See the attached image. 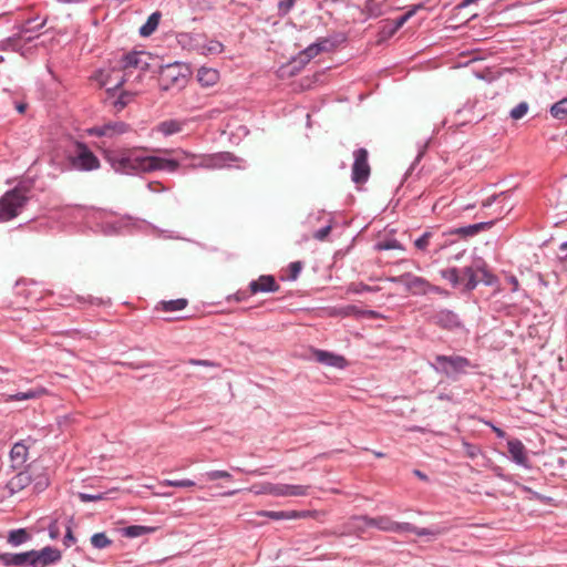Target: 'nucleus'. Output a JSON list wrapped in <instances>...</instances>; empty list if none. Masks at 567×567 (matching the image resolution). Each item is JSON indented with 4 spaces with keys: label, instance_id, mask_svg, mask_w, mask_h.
Returning a JSON list of instances; mask_svg holds the SVG:
<instances>
[{
    "label": "nucleus",
    "instance_id": "44",
    "mask_svg": "<svg viewBox=\"0 0 567 567\" xmlns=\"http://www.w3.org/2000/svg\"><path fill=\"white\" fill-rule=\"evenodd\" d=\"M375 248L378 250H390V249L404 250V247L398 240H386V241L378 243Z\"/></svg>",
    "mask_w": 567,
    "mask_h": 567
},
{
    "label": "nucleus",
    "instance_id": "61",
    "mask_svg": "<svg viewBox=\"0 0 567 567\" xmlns=\"http://www.w3.org/2000/svg\"><path fill=\"white\" fill-rule=\"evenodd\" d=\"M300 518L299 511L286 512L285 519H298Z\"/></svg>",
    "mask_w": 567,
    "mask_h": 567
},
{
    "label": "nucleus",
    "instance_id": "29",
    "mask_svg": "<svg viewBox=\"0 0 567 567\" xmlns=\"http://www.w3.org/2000/svg\"><path fill=\"white\" fill-rule=\"evenodd\" d=\"M161 20V13L154 12L152 13L147 21L140 28V34L142 37L151 35L158 27Z\"/></svg>",
    "mask_w": 567,
    "mask_h": 567
},
{
    "label": "nucleus",
    "instance_id": "15",
    "mask_svg": "<svg viewBox=\"0 0 567 567\" xmlns=\"http://www.w3.org/2000/svg\"><path fill=\"white\" fill-rule=\"evenodd\" d=\"M279 288L280 287L276 282L275 278L270 275H262L257 280H252L249 284V291L251 295H256L258 292H277Z\"/></svg>",
    "mask_w": 567,
    "mask_h": 567
},
{
    "label": "nucleus",
    "instance_id": "5",
    "mask_svg": "<svg viewBox=\"0 0 567 567\" xmlns=\"http://www.w3.org/2000/svg\"><path fill=\"white\" fill-rule=\"evenodd\" d=\"M72 168L78 171H94L100 168V159L81 142L75 144V151L69 156Z\"/></svg>",
    "mask_w": 567,
    "mask_h": 567
},
{
    "label": "nucleus",
    "instance_id": "49",
    "mask_svg": "<svg viewBox=\"0 0 567 567\" xmlns=\"http://www.w3.org/2000/svg\"><path fill=\"white\" fill-rule=\"evenodd\" d=\"M410 527H411L410 529H403V532H411V533H414L417 536H425V535L436 536V535L440 534V532H433V530H430L427 528H419V527H415L412 524H410Z\"/></svg>",
    "mask_w": 567,
    "mask_h": 567
},
{
    "label": "nucleus",
    "instance_id": "35",
    "mask_svg": "<svg viewBox=\"0 0 567 567\" xmlns=\"http://www.w3.org/2000/svg\"><path fill=\"white\" fill-rule=\"evenodd\" d=\"M28 533L25 532V529H16V530H11L9 533V536H8V542L11 544V545H14V546H18L22 543H24L27 539H28Z\"/></svg>",
    "mask_w": 567,
    "mask_h": 567
},
{
    "label": "nucleus",
    "instance_id": "60",
    "mask_svg": "<svg viewBox=\"0 0 567 567\" xmlns=\"http://www.w3.org/2000/svg\"><path fill=\"white\" fill-rule=\"evenodd\" d=\"M148 188H150V190H152V192H163V190H165V189H166V188L163 186V184H162V183H159V182H151V183L148 184Z\"/></svg>",
    "mask_w": 567,
    "mask_h": 567
},
{
    "label": "nucleus",
    "instance_id": "41",
    "mask_svg": "<svg viewBox=\"0 0 567 567\" xmlns=\"http://www.w3.org/2000/svg\"><path fill=\"white\" fill-rule=\"evenodd\" d=\"M162 486H172V487H194L195 482L192 480H164L159 483Z\"/></svg>",
    "mask_w": 567,
    "mask_h": 567
},
{
    "label": "nucleus",
    "instance_id": "42",
    "mask_svg": "<svg viewBox=\"0 0 567 567\" xmlns=\"http://www.w3.org/2000/svg\"><path fill=\"white\" fill-rule=\"evenodd\" d=\"M29 482L30 476L27 473H19L11 480L10 486L12 489H19L29 484Z\"/></svg>",
    "mask_w": 567,
    "mask_h": 567
},
{
    "label": "nucleus",
    "instance_id": "13",
    "mask_svg": "<svg viewBox=\"0 0 567 567\" xmlns=\"http://www.w3.org/2000/svg\"><path fill=\"white\" fill-rule=\"evenodd\" d=\"M185 81V76L181 73L177 65H166L161 70L159 82L164 90L171 86L181 85Z\"/></svg>",
    "mask_w": 567,
    "mask_h": 567
},
{
    "label": "nucleus",
    "instance_id": "28",
    "mask_svg": "<svg viewBox=\"0 0 567 567\" xmlns=\"http://www.w3.org/2000/svg\"><path fill=\"white\" fill-rule=\"evenodd\" d=\"M326 43L327 41L310 44L306 50L300 52L299 60L302 63H308L312 58L317 56L320 52L323 51Z\"/></svg>",
    "mask_w": 567,
    "mask_h": 567
},
{
    "label": "nucleus",
    "instance_id": "34",
    "mask_svg": "<svg viewBox=\"0 0 567 567\" xmlns=\"http://www.w3.org/2000/svg\"><path fill=\"white\" fill-rule=\"evenodd\" d=\"M91 544L97 549L106 548L112 544V540L105 533H96L91 537Z\"/></svg>",
    "mask_w": 567,
    "mask_h": 567
},
{
    "label": "nucleus",
    "instance_id": "26",
    "mask_svg": "<svg viewBox=\"0 0 567 567\" xmlns=\"http://www.w3.org/2000/svg\"><path fill=\"white\" fill-rule=\"evenodd\" d=\"M10 457L14 466H21L28 458V447L23 443H16L10 452Z\"/></svg>",
    "mask_w": 567,
    "mask_h": 567
},
{
    "label": "nucleus",
    "instance_id": "53",
    "mask_svg": "<svg viewBox=\"0 0 567 567\" xmlns=\"http://www.w3.org/2000/svg\"><path fill=\"white\" fill-rule=\"evenodd\" d=\"M192 365H200V367H207V368H217L218 364L214 361L209 360H197V359H189L187 361Z\"/></svg>",
    "mask_w": 567,
    "mask_h": 567
},
{
    "label": "nucleus",
    "instance_id": "57",
    "mask_svg": "<svg viewBox=\"0 0 567 567\" xmlns=\"http://www.w3.org/2000/svg\"><path fill=\"white\" fill-rule=\"evenodd\" d=\"M48 529H49L50 537L52 539H55V538L59 537L60 530H59V526H58L56 520L51 522V524L49 525Z\"/></svg>",
    "mask_w": 567,
    "mask_h": 567
},
{
    "label": "nucleus",
    "instance_id": "23",
    "mask_svg": "<svg viewBox=\"0 0 567 567\" xmlns=\"http://www.w3.org/2000/svg\"><path fill=\"white\" fill-rule=\"evenodd\" d=\"M35 20H27L24 23L18 27V37L24 40H31L32 34L38 32L45 25L47 20H43L40 23L34 24Z\"/></svg>",
    "mask_w": 567,
    "mask_h": 567
},
{
    "label": "nucleus",
    "instance_id": "17",
    "mask_svg": "<svg viewBox=\"0 0 567 567\" xmlns=\"http://www.w3.org/2000/svg\"><path fill=\"white\" fill-rule=\"evenodd\" d=\"M313 358L319 363H322L328 367H334L338 369H343L347 367L348 362L344 357L338 355L324 350H313Z\"/></svg>",
    "mask_w": 567,
    "mask_h": 567
},
{
    "label": "nucleus",
    "instance_id": "20",
    "mask_svg": "<svg viewBox=\"0 0 567 567\" xmlns=\"http://www.w3.org/2000/svg\"><path fill=\"white\" fill-rule=\"evenodd\" d=\"M185 122L178 120H166L158 123L154 131L167 137L181 133L184 128Z\"/></svg>",
    "mask_w": 567,
    "mask_h": 567
},
{
    "label": "nucleus",
    "instance_id": "4",
    "mask_svg": "<svg viewBox=\"0 0 567 567\" xmlns=\"http://www.w3.org/2000/svg\"><path fill=\"white\" fill-rule=\"evenodd\" d=\"M27 200L25 193L20 188L7 192L0 198V221H8L17 217Z\"/></svg>",
    "mask_w": 567,
    "mask_h": 567
},
{
    "label": "nucleus",
    "instance_id": "56",
    "mask_svg": "<svg viewBox=\"0 0 567 567\" xmlns=\"http://www.w3.org/2000/svg\"><path fill=\"white\" fill-rule=\"evenodd\" d=\"M331 231V226L328 225L315 233L313 237L318 240H324Z\"/></svg>",
    "mask_w": 567,
    "mask_h": 567
},
{
    "label": "nucleus",
    "instance_id": "27",
    "mask_svg": "<svg viewBox=\"0 0 567 567\" xmlns=\"http://www.w3.org/2000/svg\"><path fill=\"white\" fill-rule=\"evenodd\" d=\"M44 393H45V390L43 388H38V389L29 390L27 392H19L17 394L6 395L4 402L38 399V398H41Z\"/></svg>",
    "mask_w": 567,
    "mask_h": 567
},
{
    "label": "nucleus",
    "instance_id": "16",
    "mask_svg": "<svg viewBox=\"0 0 567 567\" xmlns=\"http://www.w3.org/2000/svg\"><path fill=\"white\" fill-rule=\"evenodd\" d=\"M33 550L20 553V554H10V553H3L0 554V561L6 566H33L34 567V559H33Z\"/></svg>",
    "mask_w": 567,
    "mask_h": 567
},
{
    "label": "nucleus",
    "instance_id": "32",
    "mask_svg": "<svg viewBox=\"0 0 567 567\" xmlns=\"http://www.w3.org/2000/svg\"><path fill=\"white\" fill-rule=\"evenodd\" d=\"M155 530H156V527L132 525L124 529V535L127 537H140L145 534L154 533Z\"/></svg>",
    "mask_w": 567,
    "mask_h": 567
},
{
    "label": "nucleus",
    "instance_id": "62",
    "mask_svg": "<svg viewBox=\"0 0 567 567\" xmlns=\"http://www.w3.org/2000/svg\"><path fill=\"white\" fill-rule=\"evenodd\" d=\"M362 315L369 317V318H379L380 315L377 312V311H373V310H368V311H364V312H361Z\"/></svg>",
    "mask_w": 567,
    "mask_h": 567
},
{
    "label": "nucleus",
    "instance_id": "50",
    "mask_svg": "<svg viewBox=\"0 0 567 567\" xmlns=\"http://www.w3.org/2000/svg\"><path fill=\"white\" fill-rule=\"evenodd\" d=\"M289 269V279L296 280L302 269V264L300 261L291 262L288 267Z\"/></svg>",
    "mask_w": 567,
    "mask_h": 567
},
{
    "label": "nucleus",
    "instance_id": "3",
    "mask_svg": "<svg viewBox=\"0 0 567 567\" xmlns=\"http://www.w3.org/2000/svg\"><path fill=\"white\" fill-rule=\"evenodd\" d=\"M249 491L256 495H272L277 497L306 496L308 495L309 486L265 482L252 485Z\"/></svg>",
    "mask_w": 567,
    "mask_h": 567
},
{
    "label": "nucleus",
    "instance_id": "59",
    "mask_svg": "<svg viewBox=\"0 0 567 567\" xmlns=\"http://www.w3.org/2000/svg\"><path fill=\"white\" fill-rule=\"evenodd\" d=\"M74 543H75V537H74V536H73V534H72V529H71V527H68V528H66V535H65V537H64V544H65L66 546H71V545H72V544H74Z\"/></svg>",
    "mask_w": 567,
    "mask_h": 567
},
{
    "label": "nucleus",
    "instance_id": "58",
    "mask_svg": "<svg viewBox=\"0 0 567 567\" xmlns=\"http://www.w3.org/2000/svg\"><path fill=\"white\" fill-rule=\"evenodd\" d=\"M361 312L355 306H347L340 310V313L343 316L359 315Z\"/></svg>",
    "mask_w": 567,
    "mask_h": 567
},
{
    "label": "nucleus",
    "instance_id": "2",
    "mask_svg": "<svg viewBox=\"0 0 567 567\" xmlns=\"http://www.w3.org/2000/svg\"><path fill=\"white\" fill-rule=\"evenodd\" d=\"M179 163L176 159L158 156H140L131 150V174L151 173L155 171H167L174 173L178 169Z\"/></svg>",
    "mask_w": 567,
    "mask_h": 567
},
{
    "label": "nucleus",
    "instance_id": "6",
    "mask_svg": "<svg viewBox=\"0 0 567 567\" xmlns=\"http://www.w3.org/2000/svg\"><path fill=\"white\" fill-rule=\"evenodd\" d=\"M390 281L404 285L406 290L413 295H426L429 291H434L437 293L442 292L440 287L433 286L424 278L412 275L410 272L403 274L399 277H392L390 278Z\"/></svg>",
    "mask_w": 567,
    "mask_h": 567
},
{
    "label": "nucleus",
    "instance_id": "18",
    "mask_svg": "<svg viewBox=\"0 0 567 567\" xmlns=\"http://www.w3.org/2000/svg\"><path fill=\"white\" fill-rule=\"evenodd\" d=\"M508 453L512 460L518 465L528 466V457L524 444L518 439H512L507 442Z\"/></svg>",
    "mask_w": 567,
    "mask_h": 567
},
{
    "label": "nucleus",
    "instance_id": "47",
    "mask_svg": "<svg viewBox=\"0 0 567 567\" xmlns=\"http://www.w3.org/2000/svg\"><path fill=\"white\" fill-rule=\"evenodd\" d=\"M528 111V105L525 102L519 103L511 111V116L514 120L522 118Z\"/></svg>",
    "mask_w": 567,
    "mask_h": 567
},
{
    "label": "nucleus",
    "instance_id": "31",
    "mask_svg": "<svg viewBox=\"0 0 567 567\" xmlns=\"http://www.w3.org/2000/svg\"><path fill=\"white\" fill-rule=\"evenodd\" d=\"M231 159L233 156L229 153H221L204 159L203 165L208 167H221L227 161Z\"/></svg>",
    "mask_w": 567,
    "mask_h": 567
},
{
    "label": "nucleus",
    "instance_id": "54",
    "mask_svg": "<svg viewBox=\"0 0 567 567\" xmlns=\"http://www.w3.org/2000/svg\"><path fill=\"white\" fill-rule=\"evenodd\" d=\"M300 518H315L318 520H321V518L324 516V513L319 512H311V511H300Z\"/></svg>",
    "mask_w": 567,
    "mask_h": 567
},
{
    "label": "nucleus",
    "instance_id": "21",
    "mask_svg": "<svg viewBox=\"0 0 567 567\" xmlns=\"http://www.w3.org/2000/svg\"><path fill=\"white\" fill-rule=\"evenodd\" d=\"M494 225V221H484V223H477L473 225H468L465 227L455 228L451 231L452 235H460L462 237H472L478 234L482 230H487L492 228Z\"/></svg>",
    "mask_w": 567,
    "mask_h": 567
},
{
    "label": "nucleus",
    "instance_id": "63",
    "mask_svg": "<svg viewBox=\"0 0 567 567\" xmlns=\"http://www.w3.org/2000/svg\"><path fill=\"white\" fill-rule=\"evenodd\" d=\"M413 473H414V475H415V476H417L419 478H421V480H423V481H427V476H426L424 473H422L421 471H419V470H414V471H413Z\"/></svg>",
    "mask_w": 567,
    "mask_h": 567
},
{
    "label": "nucleus",
    "instance_id": "38",
    "mask_svg": "<svg viewBox=\"0 0 567 567\" xmlns=\"http://www.w3.org/2000/svg\"><path fill=\"white\" fill-rule=\"evenodd\" d=\"M187 306L186 299H176V300H169V301H163L162 307L165 311H177L182 310Z\"/></svg>",
    "mask_w": 567,
    "mask_h": 567
},
{
    "label": "nucleus",
    "instance_id": "43",
    "mask_svg": "<svg viewBox=\"0 0 567 567\" xmlns=\"http://www.w3.org/2000/svg\"><path fill=\"white\" fill-rule=\"evenodd\" d=\"M206 478L208 481H217V480H220V478H224V480H231L233 476L229 472L227 471H223V470H214V471H209L206 473Z\"/></svg>",
    "mask_w": 567,
    "mask_h": 567
},
{
    "label": "nucleus",
    "instance_id": "22",
    "mask_svg": "<svg viewBox=\"0 0 567 567\" xmlns=\"http://www.w3.org/2000/svg\"><path fill=\"white\" fill-rule=\"evenodd\" d=\"M197 80L204 87L213 86L219 81V72L216 69L202 66L197 71Z\"/></svg>",
    "mask_w": 567,
    "mask_h": 567
},
{
    "label": "nucleus",
    "instance_id": "1",
    "mask_svg": "<svg viewBox=\"0 0 567 567\" xmlns=\"http://www.w3.org/2000/svg\"><path fill=\"white\" fill-rule=\"evenodd\" d=\"M144 58L143 52L124 54L110 70L101 72V84L111 92L118 90L124 84L134 86L140 83L148 66Z\"/></svg>",
    "mask_w": 567,
    "mask_h": 567
},
{
    "label": "nucleus",
    "instance_id": "39",
    "mask_svg": "<svg viewBox=\"0 0 567 567\" xmlns=\"http://www.w3.org/2000/svg\"><path fill=\"white\" fill-rule=\"evenodd\" d=\"M205 54H219L224 51V45L216 40H210L202 47Z\"/></svg>",
    "mask_w": 567,
    "mask_h": 567
},
{
    "label": "nucleus",
    "instance_id": "40",
    "mask_svg": "<svg viewBox=\"0 0 567 567\" xmlns=\"http://www.w3.org/2000/svg\"><path fill=\"white\" fill-rule=\"evenodd\" d=\"M391 22H392V20H384L382 22L383 24L379 32L380 41L391 38L398 31V29L393 28V24Z\"/></svg>",
    "mask_w": 567,
    "mask_h": 567
},
{
    "label": "nucleus",
    "instance_id": "37",
    "mask_svg": "<svg viewBox=\"0 0 567 567\" xmlns=\"http://www.w3.org/2000/svg\"><path fill=\"white\" fill-rule=\"evenodd\" d=\"M421 8H422V6H421V4H416V6H414L412 9H410L405 14H403L402 17H400L399 19H396V20H392V22H391V23L393 24V28H394V29H398V30H399L400 28H402V27L408 22V20H409L410 18H412V17L416 13V11H417L419 9H421Z\"/></svg>",
    "mask_w": 567,
    "mask_h": 567
},
{
    "label": "nucleus",
    "instance_id": "55",
    "mask_svg": "<svg viewBox=\"0 0 567 567\" xmlns=\"http://www.w3.org/2000/svg\"><path fill=\"white\" fill-rule=\"evenodd\" d=\"M295 0H281L279 2V11L282 16L287 14L293 7Z\"/></svg>",
    "mask_w": 567,
    "mask_h": 567
},
{
    "label": "nucleus",
    "instance_id": "8",
    "mask_svg": "<svg viewBox=\"0 0 567 567\" xmlns=\"http://www.w3.org/2000/svg\"><path fill=\"white\" fill-rule=\"evenodd\" d=\"M354 522H364L367 526H372L381 532L388 533H402L403 529H410V523H399L393 520L388 515H381L377 517L360 516Z\"/></svg>",
    "mask_w": 567,
    "mask_h": 567
},
{
    "label": "nucleus",
    "instance_id": "45",
    "mask_svg": "<svg viewBox=\"0 0 567 567\" xmlns=\"http://www.w3.org/2000/svg\"><path fill=\"white\" fill-rule=\"evenodd\" d=\"M379 289H380L379 287H370L363 282H359V284H351L348 288V291L353 292V293H361L363 291H378Z\"/></svg>",
    "mask_w": 567,
    "mask_h": 567
},
{
    "label": "nucleus",
    "instance_id": "11",
    "mask_svg": "<svg viewBox=\"0 0 567 567\" xmlns=\"http://www.w3.org/2000/svg\"><path fill=\"white\" fill-rule=\"evenodd\" d=\"M130 130H131V127L128 124H126L124 122L116 121V122H109V123H104L102 125L93 126L87 131V133L92 136H97V137L104 136V137L113 138V137H116V136L127 133Z\"/></svg>",
    "mask_w": 567,
    "mask_h": 567
},
{
    "label": "nucleus",
    "instance_id": "10",
    "mask_svg": "<svg viewBox=\"0 0 567 567\" xmlns=\"http://www.w3.org/2000/svg\"><path fill=\"white\" fill-rule=\"evenodd\" d=\"M435 360L446 375L464 372L471 365L468 359L461 355H436Z\"/></svg>",
    "mask_w": 567,
    "mask_h": 567
},
{
    "label": "nucleus",
    "instance_id": "52",
    "mask_svg": "<svg viewBox=\"0 0 567 567\" xmlns=\"http://www.w3.org/2000/svg\"><path fill=\"white\" fill-rule=\"evenodd\" d=\"M463 446L465 455L468 456L470 458H475L480 453V449L476 445L464 442Z\"/></svg>",
    "mask_w": 567,
    "mask_h": 567
},
{
    "label": "nucleus",
    "instance_id": "30",
    "mask_svg": "<svg viewBox=\"0 0 567 567\" xmlns=\"http://www.w3.org/2000/svg\"><path fill=\"white\" fill-rule=\"evenodd\" d=\"M440 274L444 279L449 280L453 287H457L464 281V279L461 278V270L455 267L443 269Z\"/></svg>",
    "mask_w": 567,
    "mask_h": 567
},
{
    "label": "nucleus",
    "instance_id": "48",
    "mask_svg": "<svg viewBox=\"0 0 567 567\" xmlns=\"http://www.w3.org/2000/svg\"><path fill=\"white\" fill-rule=\"evenodd\" d=\"M257 515L261 516V517H268V518H271V519H275V520H280V519H285L286 512H284V511H280V512L260 511V512L257 513Z\"/></svg>",
    "mask_w": 567,
    "mask_h": 567
},
{
    "label": "nucleus",
    "instance_id": "14",
    "mask_svg": "<svg viewBox=\"0 0 567 567\" xmlns=\"http://www.w3.org/2000/svg\"><path fill=\"white\" fill-rule=\"evenodd\" d=\"M112 168L121 174H131V150L122 153H110L106 155Z\"/></svg>",
    "mask_w": 567,
    "mask_h": 567
},
{
    "label": "nucleus",
    "instance_id": "25",
    "mask_svg": "<svg viewBox=\"0 0 567 567\" xmlns=\"http://www.w3.org/2000/svg\"><path fill=\"white\" fill-rule=\"evenodd\" d=\"M138 94V91L135 90L134 86H128V89L123 90L117 99L114 101V107L117 112L122 111L128 103H131L134 97Z\"/></svg>",
    "mask_w": 567,
    "mask_h": 567
},
{
    "label": "nucleus",
    "instance_id": "33",
    "mask_svg": "<svg viewBox=\"0 0 567 567\" xmlns=\"http://www.w3.org/2000/svg\"><path fill=\"white\" fill-rule=\"evenodd\" d=\"M550 114L558 120L567 117V97L558 101L550 107Z\"/></svg>",
    "mask_w": 567,
    "mask_h": 567
},
{
    "label": "nucleus",
    "instance_id": "51",
    "mask_svg": "<svg viewBox=\"0 0 567 567\" xmlns=\"http://www.w3.org/2000/svg\"><path fill=\"white\" fill-rule=\"evenodd\" d=\"M79 498L81 499V502L83 503H89V502H96V501H102L105 498V495L103 493H100V494H86V493H80L79 494Z\"/></svg>",
    "mask_w": 567,
    "mask_h": 567
},
{
    "label": "nucleus",
    "instance_id": "19",
    "mask_svg": "<svg viewBox=\"0 0 567 567\" xmlns=\"http://www.w3.org/2000/svg\"><path fill=\"white\" fill-rule=\"evenodd\" d=\"M33 554L34 567H44L61 558L60 551L51 547H45L41 551L33 550Z\"/></svg>",
    "mask_w": 567,
    "mask_h": 567
},
{
    "label": "nucleus",
    "instance_id": "46",
    "mask_svg": "<svg viewBox=\"0 0 567 567\" xmlns=\"http://www.w3.org/2000/svg\"><path fill=\"white\" fill-rule=\"evenodd\" d=\"M358 516L351 518L349 523L350 532L360 535L367 530L370 526H367L364 522H354Z\"/></svg>",
    "mask_w": 567,
    "mask_h": 567
},
{
    "label": "nucleus",
    "instance_id": "36",
    "mask_svg": "<svg viewBox=\"0 0 567 567\" xmlns=\"http://www.w3.org/2000/svg\"><path fill=\"white\" fill-rule=\"evenodd\" d=\"M432 237V231H425L421 237L414 240V247L422 252L427 251Z\"/></svg>",
    "mask_w": 567,
    "mask_h": 567
},
{
    "label": "nucleus",
    "instance_id": "9",
    "mask_svg": "<svg viewBox=\"0 0 567 567\" xmlns=\"http://www.w3.org/2000/svg\"><path fill=\"white\" fill-rule=\"evenodd\" d=\"M369 153L365 148H359L353 152L352 182L357 185L364 184L371 174V167L368 161Z\"/></svg>",
    "mask_w": 567,
    "mask_h": 567
},
{
    "label": "nucleus",
    "instance_id": "64",
    "mask_svg": "<svg viewBox=\"0 0 567 567\" xmlns=\"http://www.w3.org/2000/svg\"><path fill=\"white\" fill-rule=\"evenodd\" d=\"M493 430H494V432L496 433V435L498 437H504L505 436V432L503 430H501L498 427H495V426L493 427Z\"/></svg>",
    "mask_w": 567,
    "mask_h": 567
},
{
    "label": "nucleus",
    "instance_id": "12",
    "mask_svg": "<svg viewBox=\"0 0 567 567\" xmlns=\"http://www.w3.org/2000/svg\"><path fill=\"white\" fill-rule=\"evenodd\" d=\"M430 321L445 330H455L462 327L458 317L449 309H440L435 311L430 317Z\"/></svg>",
    "mask_w": 567,
    "mask_h": 567
},
{
    "label": "nucleus",
    "instance_id": "7",
    "mask_svg": "<svg viewBox=\"0 0 567 567\" xmlns=\"http://www.w3.org/2000/svg\"><path fill=\"white\" fill-rule=\"evenodd\" d=\"M461 278L464 279L462 285H464L465 290H473L477 287V285L482 281L486 285H492L494 282V276L484 267V266H468L461 270Z\"/></svg>",
    "mask_w": 567,
    "mask_h": 567
},
{
    "label": "nucleus",
    "instance_id": "24",
    "mask_svg": "<svg viewBox=\"0 0 567 567\" xmlns=\"http://www.w3.org/2000/svg\"><path fill=\"white\" fill-rule=\"evenodd\" d=\"M362 13L367 19H375L385 13L384 4L378 0H365Z\"/></svg>",
    "mask_w": 567,
    "mask_h": 567
}]
</instances>
